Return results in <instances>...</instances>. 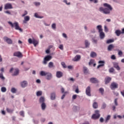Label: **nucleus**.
<instances>
[{"label": "nucleus", "mask_w": 124, "mask_h": 124, "mask_svg": "<svg viewBox=\"0 0 124 124\" xmlns=\"http://www.w3.org/2000/svg\"><path fill=\"white\" fill-rule=\"evenodd\" d=\"M59 49H60V50H63V45L61 44L59 45Z\"/></svg>", "instance_id": "nucleus-51"}, {"label": "nucleus", "mask_w": 124, "mask_h": 124, "mask_svg": "<svg viewBox=\"0 0 124 124\" xmlns=\"http://www.w3.org/2000/svg\"><path fill=\"white\" fill-rule=\"evenodd\" d=\"M108 71H109V73H113V72H114V71H115V69H114V68H113V67H111L108 70Z\"/></svg>", "instance_id": "nucleus-45"}, {"label": "nucleus", "mask_w": 124, "mask_h": 124, "mask_svg": "<svg viewBox=\"0 0 124 124\" xmlns=\"http://www.w3.org/2000/svg\"><path fill=\"white\" fill-rule=\"evenodd\" d=\"M115 33L116 34L117 36H120V35L122 34V31L120 30H117L115 31Z\"/></svg>", "instance_id": "nucleus-26"}, {"label": "nucleus", "mask_w": 124, "mask_h": 124, "mask_svg": "<svg viewBox=\"0 0 124 124\" xmlns=\"http://www.w3.org/2000/svg\"><path fill=\"white\" fill-rule=\"evenodd\" d=\"M110 118H111V116L108 115V116L106 118L105 123H108V121H109V120H110Z\"/></svg>", "instance_id": "nucleus-46"}, {"label": "nucleus", "mask_w": 124, "mask_h": 124, "mask_svg": "<svg viewBox=\"0 0 124 124\" xmlns=\"http://www.w3.org/2000/svg\"><path fill=\"white\" fill-rule=\"evenodd\" d=\"M62 36L63 37H64V38H67V35H66V34L63 33H62Z\"/></svg>", "instance_id": "nucleus-62"}, {"label": "nucleus", "mask_w": 124, "mask_h": 124, "mask_svg": "<svg viewBox=\"0 0 124 124\" xmlns=\"http://www.w3.org/2000/svg\"><path fill=\"white\" fill-rule=\"evenodd\" d=\"M92 42L94 44H97V40L95 39V37L92 38Z\"/></svg>", "instance_id": "nucleus-36"}, {"label": "nucleus", "mask_w": 124, "mask_h": 124, "mask_svg": "<svg viewBox=\"0 0 124 124\" xmlns=\"http://www.w3.org/2000/svg\"><path fill=\"white\" fill-rule=\"evenodd\" d=\"M117 51H118V56H120V57H122V56H123V51H122L121 50H120L119 49L117 50Z\"/></svg>", "instance_id": "nucleus-41"}, {"label": "nucleus", "mask_w": 124, "mask_h": 124, "mask_svg": "<svg viewBox=\"0 0 124 124\" xmlns=\"http://www.w3.org/2000/svg\"><path fill=\"white\" fill-rule=\"evenodd\" d=\"M19 69L18 68H16L15 69V71L14 72V74H13V76H17V75H19Z\"/></svg>", "instance_id": "nucleus-22"}, {"label": "nucleus", "mask_w": 124, "mask_h": 124, "mask_svg": "<svg viewBox=\"0 0 124 124\" xmlns=\"http://www.w3.org/2000/svg\"><path fill=\"white\" fill-rule=\"evenodd\" d=\"M34 17H35V18H40V19L43 18V17H41V16H38V14L36 13H35V14H34Z\"/></svg>", "instance_id": "nucleus-42"}, {"label": "nucleus", "mask_w": 124, "mask_h": 124, "mask_svg": "<svg viewBox=\"0 0 124 124\" xmlns=\"http://www.w3.org/2000/svg\"><path fill=\"white\" fill-rule=\"evenodd\" d=\"M90 56L91 58H94L97 56L96 53H95V52L92 51L91 53Z\"/></svg>", "instance_id": "nucleus-32"}, {"label": "nucleus", "mask_w": 124, "mask_h": 124, "mask_svg": "<svg viewBox=\"0 0 124 124\" xmlns=\"http://www.w3.org/2000/svg\"><path fill=\"white\" fill-rule=\"evenodd\" d=\"M41 107L42 108V110H45V109H46V104H45V103L42 104Z\"/></svg>", "instance_id": "nucleus-33"}, {"label": "nucleus", "mask_w": 124, "mask_h": 124, "mask_svg": "<svg viewBox=\"0 0 124 124\" xmlns=\"http://www.w3.org/2000/svg\"><path fill=\"white\" fill-rule=\"evenodd\" d=\"M11 93H16L17 92V89H16V88H12L11 89Z\"/></svg>", "instance_id": "nucleus-37"}, {"label": "nucleus", "mask_w": 124, "mask_h": 124, "mask_svg": "<svg viewBox=\"0 0 124 124\" xmlns=\"http://www.w3.org/2000/svg\"><path fill=\"white\" fill-rule=\"evenodd\" d=\"M93 107L94 109H97L98 108V104L96 102H94L93 104Z\"/></svg>", "instance_id": "nucleus-24"}, {"label": "nucleus", "mask_w": 124, "mask_h": 124, "mask_svg": "<svg viewBox=\"0 0 124 124\" xmlns=\"http://www.w3.org/2000/svg\"><path fill=\"white\" fill-rule=\"evenodd\" d=\"M81 59V56L80 55H77L74 59H73V62H79V60Z\"/></svg>", "instance_id": "nucleus-16"}, {"label": "nucleus", "mask_w": 124, "mask_h": 124, "mask_svg": "<svg viewBox=\"0 0 124 124\" xmlns=\"http://www.w3.org/2000/svg\"><path fill=\"white\" fill-rule=\"evenodd\" d=\"M98 63H99L100 64L98 65L97 66V69H98L100 67H101L102 66H104V65H105V61H99L98 62Z\"/></svg>", "instance_id": "nucleus-12"}, {"label": "nucleus", "mask_w": 124, "mask_h": 124, "mask_svg": "<svg viewBox=\"0 0 124 124\" xmlns=\"http://www.w3.org/2000/svg\"><path fill=\"white\" fill-rule=\"evenodd\" d=\"M26 15H28V11H24V14H23L22 15V17H25V16H26Z\"/></svg>", "instance_id": "nucleus-54"}, {"label": "nucleus", "mask_w": 124, "mask_h": 124, "mask_svg": "<svg viewBox=\"0 0 124 124\" xmlns=\"http://www.w3.org/2000/svg\"><path fill=\"white\" fill-rule=\"evenodd\" d=\"M75 93H79V88L78 87H77V89L75 90Z\"/></svg>", "instance_id": "nucleus-61"}, {"label": "nucleus", "mask_w": 124, "mask_h": 124, "mask_svg": "<svg viewBox=\"0 0 124 124\" xmlns=\"http://www.w3.org/2000/svg\"><path fill=\"white\" fill-rule=\"evenodd\" d=\"M99 33L100 39H104V38L105 37V33H104L103 31L99 32Z\"/></svg>", "instance_id": "nucleus-20"}, {"label": "nucleus", "mask_w": 124, "mask_h": 124, "mask_svg": "<svg viewBox=\"0 0 124 124\" xmlns=\"http://www.w3.org/2000/svg\"><path fill=\"white\" fill-rule=\"evenodd\" d=\"M119 87V84L116 82H112L110 85V89L111 90H116V89H118Z\"/></svg>", "instance_id": "nucleus-8"}, {"label": "nucleus", "mask_w": 124, "mask_h": 124, "mask_svg": "<svg viewBox=\"0 0 124 124\" xmlns=\"http://www.w3.org/2000/svg\"><path fill=\"white\" fill-rule=\"evenodd\" d=\"M114 104H115V106H118V98L115 99Z\"/></svg>", "instance_id": "nucleus-53"}, {"label": "nucleus", "mask_w": 124, "mask_h": 124, "mask_svg": "<svg viewBox=\"0 0 124 124\" xmlns=\"http://www.w3.org/2000/svg\"><path fill=\"white\" fill-rule=\"evenodd\" d=\"M13 56L14 57H17L18 58H22V57H23L22 53L20 51H16L14 52Z\"/></svg>", "instance_id": "nucleus-11"}, {"label": "nucleus", "mask_w": 124, "mask_h": 124, "mask_svg": "<svg viewBox=\"0 0 124 124\" xmlns=\"http://www.w3.org/2000/svg\"><path fill=\"white\" fill-rule=\"evenodd\" d=\"M103 6L105 7H107L106 8H104L102 7H101L99 8V11L100 12H103L104 14H110V11H112L113 10V8L112 6H111V5L105 3L103 4Z\"/></svg>", "instance_id": "nucleus-1"}, {"label": "nucleus", "mask_w": 124, "mask_h": 124, "mask_svg": "<svg viewBox=\"0 0 124 124\" xmlns=\"http://www.w3.org/2000/svg\"><path fill=\"white\" fill-rule=\"evenodd\" d=\"M100 112L98 110H95V114H93L92 118L93 120H97L100 117Z\"/></svg>", "instance_id": "nucleus-4"}, {"label": "nucleus", "mask_w": 124, "mask_h": 124, "mask_svg": "<svg viewBox=\"0 0 124 124\" xmlns=\"http://www.w3.org/2000/svg\"><path fill=\"white\" fill-rule=\"evenodd\" d=\"M6 111L7 112H8V113H13V112L14 111V109H10L8 108H6Z\"/></svg>", "instance_id": "nucleus-35"}, {"label": "nucleus", "mask_w": 124, "mask_h": 124, "mask_svg": "<svg viewBox=\"0 0 124 124\" xmlns=\"http://www.w3.org/2000/svg\"><path fill=\"white\" fill-rule=\"evenodd\" d=\"M3 40L5 42H7L8 44H12L13 42L12 41V40L11 39L8 38L7 36H5L3 37Z\"/></svg>", "instance_id": "nucleus-9"}, {"label": "nucleus", "mask_w": 124, "mask_h": 124, "mask_svg": "<svg viewBox=\"0 0 124 124\" xmlns=\"http://www.w3.org/2000/svg\"><path fill=\"white\" fill-rule=\"evenodd\" d=\"M77 98V94H74L72 96V99L74 100L75 99H76Z\"/></svg>", "instance_id": "nucleus-57"}, {"label": "nucleus", "mask_w": 124, "mask_h": 124, "mask_svg": "<svg viewBox=\"0 0 124 124\" xmlns=\"http://www.w3.org/2000/svg\"><path fill=\"white\" fill-rule=\"evenodd\" d=\"M30 16H26L24 17V20L23 21V24H27V22L30 21Z\"/></svg>", "instance_id": "nucleus-21"}, {"label": "nucleus", "mask_w": 124, "mask_h": 124, "mask_svg": "<svg viewBox=\"0 0 124 124\" xmlns=\"http://www.w3.org/2000/svg\"><path fill=\"white\" fill-rule=\"evenodd\" d=\"M104 30L106 32H107V31H108V28L106 26H104Z\"/></svg>", "instance_id": "nucleus-63"}, {"label": "nucleus", "mask_w": 124, "mask_h": 124, "mask_svg": "<svg viewBox=\"0 0 124 124\" xmlns=\"http://www.w3.org/2000/svg\"><path fill=\"white\" fill-rule=\"evenodd\" d=\"M63 2L67 4V5H70V2H67V0H63Z\"/></svg>", "instance_id": "nucleus-52"}, {"label": "nucleus", "mask_w": 124, "mask_h": 124, "mask_svg": "<svg viewBox=\"0 0 124 124\" xmlns=\"http://www.w3.org/2000/svg\"><path fill=\"white\" fill-rule=\"evenodd\" d=\"M96 29L98 31V32L103 31V29H102V26L101 25L97 26Z\"/></svg>", "instance_id": "nucleus-23"}, {"label": "nucleus", "mask_w": 124, "mask_h": 124, "mask_svg": "<svg viewBox=\"0 0 124 124\" xmlns=\"http://www.w3.org/2000/svg\"><path fill=\"white\" fill-rule=\"evenodd\" d=\"M99 92L100 93L102 94V95H103V94H104V89H103V88H99Z\"/></svg>", "instance_id": "nucleus-31"}, {"label": "nucleus", "mask_w": 124, "mask_h": 124, "mask_svg": "<svg viewBox=\"0 0 124 124\" xmlns=\"http://www.w3.org/2000/svg\"><path fill=\"white\" fill-rule=\"evenodd\" d=\"M0 78L3 81H4L5 80V78H4V77H3V74H2V73H0Z\"/></svg>", "instance_id": "nucleus-39"}, {"label": "nucleus", "mask_w": 124, "mask_h": 124, "mask_svg": "<svg viewBox=\"0 0 124 124\" xmlns=\"http://www.w3.org/2000/svg\"><path fill=\"white\" fill-rule=\"evenodd\" d=\"M73 110L74 112H77L79 110V108L78 106H74L73 108Z\"/></svg>", "instance_id": "nucleus-34"}, {"label": "nucleus", "mask_w": 124, "mask_h": 124, "mask_svg": "<svg viewBox=\"0 0 124 124\" xmlns=\"http://www.w3.org/2000/svg\"><path fill=\"white\" fill-rule=\"evenodd\" d=\"M104 121V119H103V118L101 117L100 119V123H103Z\"/></svg>", "instance_id": "nucleus-64"}, {"label": "nucleus", "mask_w": 124, "mask_h": 124, "mask_svg": "<svg viewBox=\"0 0 124 124\" xmlns=\"http://www.w3.org/2000/svg\"><path fill=\"white\" fill-rule=\"evenodd\" d=\"M89 0L91 2L93 1L94 3H97V2H98V0Z\"/></svg>", "instance_id": "nucleus-58"}, {"label": "nucleus", "mask_w": 124, "mask_h": 124, "mask_svg": "<svg viewBox=\"0 0 124 124\" xmlns=\"http://www.w3.org/2000/svg\"><path fill=\"white\" fill-rule=\"evenodd\" d=\"M113 48H114V45L112 44L109 45L108 47V51L110 52V51H112V49H113Z\"/></svg>", "instance_id": "nucleus-30"}, {"label": "nucleus", "mask_w": 124, "mask_h": 124, "mask_svg": "<svg viewBox=\"0 0 124 124\" xmlns=\"http://www.w3.org/2000/svg\"><path fill=\"white\" fill-rule=\"evenodd\" d=\"M113 67H114V68H116L117 70H118V71L121 70V68L119 66V63L118 62H113Z\"/></svg>", "instance_id": "nucleus-15"}, {"label": "nucleus", "mask_w": 124, "mask_h": 124, "mask_svg": "<svg viewBox=\"0 0 124 124\" xmlns=\"http://www.w3.org/2000/svg\"><path fill=\"white\" fill-rule=\"evenodd\" d=\"M111 60H116V56H115V55H111Z\"/></svg>", "instance_id": "nucleus-60"}, {"label": "nucleus", "mask_w": 124, "mask_h": 124, "mask_svg": "<svg viewBox=\"0 0 124 124\" xmlns=\"http://www.w3.org/2000/svg\"><path fill=\"white\" fill-rule=\"evenodd\" d=\"M56 76L57 78H62V77L63 76V73H62V72L61 71H57L56 72Z\"/></svg>", "instance_id": "nucleus-13"}, {"label": "nucleus", "mask_w": 124, "mask_h": 124, "mask_svg": "<svg viewBox=\"0 0 124 124\" xmlns=\"http://www.w3.org/2000/svg\"><path fill=\"white\" fill-rule=\"evenodd\" d=\"M1 92H2V93H5V92H6V88L4 87H1Z\"/></svg>", "instance_id": "nucleus-44"}, {"label": "nucleus", "mask_w": 124, "mask_h": 124, "mask_svg": "<svg viewBox=\"0 0 124 124\" xmlns=\"http://www.w3.org/2000/svg\"><path fill=\"white\" fill-rule=\"evenodd\" d=\"M19 114L20 116H21V117H25V112H24V111L22 110L20 111Z\"/></svg>", "instance_id": "nucleus-47"}, {"label": "nucleus", "mask_w": 124, "mask_h": 124, "mask_svg": "<svg viewBox=\"0 0 124 124\" xmlns=\"http://www.w3.org/2000/svg\"><path fill=\"white\" fill-rule=\"evenodd\" d=\"M51 28L53 30H56V23H53L51 25Z\"/></svg>", "instance_id": "nucleus-50"}, {"label": "nucleus", "mask_w": 124, "mask_h": 124, "mask_svg": "<svg viewBox=\"0 0 124 124\" xmlns=\"http://www.w3.org/2000/svg\"><path fill=\"white\" fill-rule=\"evenodd\" d=\"M37 96H40L42 95V91H38L36 93Z\"/></svg>", "instance_id": "nucleus-43"}, {"label": "nucleus", "mask_w": 124, "mask_h": 124, "mask_svg": "<svg viewBox=\"0 0 124 124\" xmlns=\"http://www.w3.org/2000/svg\"><path fill=\"white\" fill-rule=\"evenodd\" d=\"M113 93L116 96H119V93H118V92H116L115 91H113Z\"/></svg>", "instance_id": "nucleus-55"}, {"label": "nucleus", "mask_w": 124, "mask_h": 124, "mask_svg": "<svg viewBox=\"0 0 124 124\" xmlns=\"http://www.w3.org/2000/svg\"><path fill=\"white\" fill-rule=\"evenodd\" d=\"M48 67L49 68H53L55 67V65H54V63L52 62H50L48 63Z\"/></svg>", "instance_id": "nucleus-27"}, {"label": "nucleus", "mask_w": 124, "mask_h": 124, "mask_svg": "<svg viewBox=\"0 0 124 124\" xmlns=\"http://www.w3.org/2000/svg\"><path fill=\"white\" fill-rule=\"evenodd\" d=\"M28 42L30 43V44H33L34 47H36V46L38 45V43H39V42L36 40L35 39H31V38L29 39Z\"/></svg>", "instance_id": "nucleus-5"}, {"label": "nucleus", "mask_w": 124, "mask_h": 124, "mask_svg": "<svg viewBox=\"0 0 124 124\" xmlns=\"http://www.w3.org/2000/svg\"><path fill=\"white\" fill-rule=\"evenodd\" d=\"M40 75L41 76H45L46 79L48 81H50V80L53 79V75L50 72L41 71L40 72Z\"/></svg>", "instance_id": "nucleus-2"}, {"label": "nucleus", "mask_w": 124, "mask_h": 124, "mask_svg": "<svg viewBox=\"0 0 124 124\" xmlns=\"http://www.w3.org/2000/svg\"><path fill=\"white\" fill-rule=\"evenodd\" d=\"M34 4L35 5V6H39L41 3L40 2H34Z\"/></svg>", "instance_id": "nucleus-48"}, {"label": "nucleus", "mask_w": 124, "mask_h": 124, "mask_svg": "<svg viewBox=\"0 0 124 124\" xmlns=\"http://www.w3.org/2000/svg\"><path fill=\"white\" fill-rule=\"evenodd\" d=\"M21 85L22 88H26L28 86V81L24 80L21 82Z\"/></svg>", "instance_id": "nucleus-19"}, {"label": "nucleus", "mask_w": 124, "mask_h": 124, "mask_svg": "<svg viewBox=\"0 0 124 124\" xmlns=\"http://www.w3.org/2000/svg\"><path fill=\"white\" fill-rule=\"evenodd\" d=\"M111 80H112V78L109 77H107L105 78V83L106 84H109L110 83Z\"/></svg>", "instance_id": "nucleus-18"}, {"label": "nucleus", "mask_w": 124, "mask_h": 124, "mask_svg": "<svg viewBox=\"0 0 124 124\" xmlns=\"http://www.w3.org/2000/svg\"><path fill=\"white\" fill-rule=\"evenodd\" d=\"M86 94L88 95V96H92V94H91V87L88 86L86 89L85 91Z\"/></svg>", "instance_id": "nucleus-10"}, {"label": "nucleus", "mask_w": 124, "mask_h": 124, "mask_svg": "<svg viewBox=\"0 0 124 124\" xmlns=\"http://www.w3.org/2000/svg\"><path fill=\"white\" fill-rule=\"evenodd\" d=\"M4 13H5L6 14H8V15H11V12H10V11L8 10L4 11Z\"/></svg>", "instance_id": "nucleus-56"}, {"label": "nucleus", "mask_w": 124, "mask_h": 124, "mask_svg": "<svg viewBox=\"0 0 124 124\" xmlns=\"http://www.w3.org/2000/svg\"><path fill=\"white\" fill-rule=\"evenodd\" d=\"M4 9L7 10V9H13V6L10 3H7L4 5Z\"/></svg>", "instance_id": "nucleus-7"}, {"label": "nucleus", "mask_w": 124, "mask_h": 124, "mask_svg": "<svg viewBox=\"0 0 124 124\" xmlns=\"http://www.w3.org/2000/svg\"><path fill=\"white\" fill-rule=\"evenodd\" d=\"M83 72L84 74H88L89 70H88V68H87V67H83Z\"/></svg>", "instance_id": "nucleus-29"}, {"label": "nucleus", "mask_w": 124, "mask_h": 124, "mask_svg": "<svg viewBox=\"0 0 124 124\" xmlns=\"http://www.w3.org/2000/svg\"><path fill=\"white\" fill-rule=\"evenodd\" d=\"M39 102L40 103H45V98H44V97L43 96H41L40 97V99H39Z\"/></svg>", "instance_id": "nucleus-25"}, {"label": "nucleus", "mask_w": 124, "mask_h": 124, "mask_svg": "<svg viewBox=\"0 0 124 124\" xmlns=\"http://www.w3.org/2000/svg\"><path fill=\"white\" fill-rule=\"evenodd\" d=\"M90 82L93 84H96V83H98V80L95 78H90Z\"/></svg>", "instance_id": "nucleus-17"}, {"label": "nucleus", "mask_w": 124, "mask_h": 124, "mask_svg": "<svg viewBox=\"0 0 124 124\" xmlns=\"http://www.w3.org/2000/svg\"><path fill=\"white\" fill-rule=\"evenodd\" d=\"M114 42V39H108L107 41V44H110V43H113Z\"/></svg>", "instance_id": "nucleus-40"}, {"label": "nucleus", "mask_w": 124, "mask_h": 124, "mask_svg": "<svg viewBox=\"0 0 124 124\" xmlns=\"http://www.w3.org/2000/svg\"><path fill=\"white\" fill-rule=\"evenodd\" d=\"M56 92H52L50 93L51 100H55V99H56Z\"/></svg>", "instance_id": "nucleus-14"}, {"label": "nucleus", "mask_w": 124, "mask_h": 124, "mask_svg": "<svg viewBox=\"0 0 124 124\" xmlns=\"http://www.w3.org/2000/svg\"><path fill=\"white\" fill-rule=\"evenodd\" d=\"M8 24H9V25H10L11 28H14L15 27V29L16 31H21V32H23V29L20 28V26H19V23H18V22H16L14 23H12L11 21H8Z\"/></svg>", "instance_id": "nucleus-3"}, {"label": "nucleus", "mask_w": 124, "mask_h": 124, "mask_svg": "<svg viewBox=\"0 0 124 124\" xmlns=\"http://www.w3.org/2000/svg\"><path fill=\"white\" fill-rule=\"evenodd\" d=\"M117 118L120 119V120H121V119H123V118H124V115H123V116H122L121 115H117Z\"/></svg>", "instance_id": "nucleus-59"}, {"label": "nucleus", "mask_w": 124, "mask_h": 124, "mask_svg": "<svg viewBox=\"0 0 124 124\" xmlns=\"http://www.w3.org/2000/svg\"><path fill=\"white\" fill-rule=\"evenodd\" d=\"M107 106V105H106V103H105V102L103 103L101 106V109H105Z\"/></svg>", "instance_id": "nucleus-38"}, {"label": "nucleus", "mask_w": 124, "mask_h": 124, "mask_svg": "<svg viewBox=\"0 0 124 124\" xmlns=\"http://www.w3.org/2000/svg\"><path fill=\"white\" fill-rule=\"evenodd\" d=\"M61 64L63 68H66V67H67L66 65H65V63H64V62H62Z\"/></svg>", "instance_id": "nucleus-49"}, {"label": "nucleus", "mask_w": 124, "mask_h": 124, "mask_svg": "<svg viewBox=\"0 0 124 124\" xmlns=\"http://www.w3.org/2000/svg\"><path fill=\"white\" fill-rule=\"evenodd\" d=\"M85 44L86 48H89V47H90V45H91V43H90V42H89V41H88L87 40H86L85 41Z\"/></svg>", "instance_id": "nucleus-28"}, {"label": "nucleus", "mask_w": 124, "mask_h": 124, "mask_svg": "<svg viewBox=\"0 0 124 124\" xmlns=\"http://www.w3.org/2000/svg\"><path fill=\"white\" fill-rule=\"evenodd\" d=\"M52 59V56L50 55H47L46 56L44 59V61L43 62V64L46 65L47 64V62H49V61H50Z\"/></svg>", "instance_id": "nucleus-6"}]
</instances>
